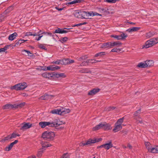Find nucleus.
Masks as SVG:
<instances>
[{"label": "nucleus", "instance_id": "473e14b6", "mask_svg": "<svg viewBox=\"0 0 158 158\" xmlns=\"http://www.w3.org/2000/svg\"><path fill=\"white\" fill-rule=\"evenodd\" d=\"M11 139L10 135L5 137L3 139H2L1 141L4 142L5 141L10 140Z\"/></svg>", "mask_w": 158, "mask_h": 158}, {"label": "nucleus", "instance_id": "4c0bfd02", "mask_svg": "<svg viewBox=\"0 0 158 158\" xmlns=\"http://www.w3.org/2000/svg\"><path fill=\"white\" fill-rule=\"evenodd\" d=\"M27 40H20L15 43V45H18L19 44H20L22 43H24V42H26Z\"/></svg>", "mask_w": 158, "mask_h": 158}, {"label": "nucleus", "instance_id": "b1692460", "mask_svg": "<svg viewBox=\"0 0 158 158\" xmlns=\"http://www.w3.org/2000/svg\"><path fill=\"white\" fill-rule=\"evenodd\" d=\"M150 152L152 153H158V146H156L150 149Z\"/></svg>", "mask_w": 158, "mask_h": 158}, {"label": "nucleus", "instance_id": "9b49d317", "mask_svg": "<svg viewBox=\"0 0 158 158\" xmlns=\"http://www.w3.org/2000/svg\"><path fill=\"white\" fill-rule=\"evenodd\" d=\"M50 122L49 127H56L58 126V119H55L52 121Z\"/></svg>", "mask_w": 158, "mask_h": 158}, {"label": "nucleus", "instance_id": "ddd939ff", "mask_svg": "<svg viewBox=\"0 0 158 158\" xmlns=\"http://www.w3.org/2000/svg\"><path fill=\"white\" fill-rule=\"evenodd\" d=\"M98 141L99 140L97 141L96 139H90L88 140L86 142L83 143L82 145L83 146L85 145H89L92 143H95L96 142Z\"/></svg>", "mask_w": 158, "mask_h": 158}, {"label": "nucleus", "instance_id": "f8f14e48", "mask_svg": "<svg viewBox=\"0 0 158 158\" xmlns=\"http://www.w3.org/2000/svg\"><path fill=\"white\" fill-rule=\"evenodd\" d=\"M100 90V89L99 88H94L89 91L88 94L90 96H93L98 92Z\"/></svg>", "mask_w": 158, "mask_h": 158}, {"label": "nucleus", "instance_id": "09e8293b", "mask_svg": "<svg viewBox=\"0 0 158 158\" xmlns=\"http://www.w3.org/2000/svg\"><path fill=\"white\" fill-rule=\"evenodd\" d=\"M138 117H135L134 118V119L136 120V122L137 123H141V124L143 123V120L141 118H140V119H141V120H138Z\"/></svg>", "mask_w": 158, "mask_h": 158}, {"label": "nucleus", "instance_id": "e2e57ef3", "mask_svg": "<svg viewBox=\"0 0 158 158\" xmlns=\"http://www.w3.org/2000/svg\"><path fill=\"white\" fill-rule=\"evenodd\" d=\"M56 9L58 10V11H61L64 8H59L58 7H55Z\"/></svg>", "mask_w": 158, "mask_h": 158}, {"label": "nucleus", "instance_id": "6ab92c4d", "mask_svg": "<svg viewBox=\"0 0 158 158\" xmlns=\"http://www.w3.org/2000/svg\"><path fill=\"white\" fill-rule=\"evenodd\" d=\"M41 144L42 146V148H41L43 149H44V148H47L51 147L52 146L51 144L48 143L47 142H42Z\"/></svg>", "mask_w": 158, "mask_h": 158}, {"label": "nucleus", "instance_id": "c756f323", "mask_svg": "<svg viewBox=\"0 0 158 158\" xmlns=\"http://www.w3.org/2000/svg\"><path fill=\"white\" fill-rule=\"evenodd\" d=\"M140 111L141 109H139L136 111L135 112L134 114L135 117H138L139 118H141L140 117V116L139 115V114L140 113Z\"/></svg>", "mask_w": 158, "mask_h": 158}, {"label": "nucleus", "instance_id": "a211bd4d", "mask_svg": "<svg viewBox=\"0 0 158 158\" xmlns=\"http://www.w3.org/2000/svg\"><path fill=\"white\" fill-rule=\"evenodd\" d=\"M68 31L67 30H63L62 29L58 28V29H56L54 31V33H58L60 34H62L64 33H66Z\"/></svg>", "mask_w": 158, "mask_h": 158}, {"label": "nucleus", "instance_id": "0eeeda50", "mask_svg": "<svg viewBox=\"0 0 158 158\" xmlns=\"http://www.w3.org/2000/svg\"><path fill=\"white\" fill-rule=\"evenodd\" d=\"M32 127V124L30 123H23L21 124L20 126H18V127H20V130L24 131L26 130L29 129Z\"/></svg>", "mask_w": 158, "mask_h": 158}, {"label": "nucleus", "instance_id": "0e129e2a", "mask_svg": "<svg viewBox=\"0 0 158 158\" xmlns=\"http://www.w3.org/2000/svg\"><path fill=\"white\" fill-rule=\"evenodd\" d=\"M21 95L23 97H26L28 96V94L25 93H24L21 94Z\"/></svg>", "mask_w": 158, "mask_h": 158}, {"label": "nucleus", "instance_id": "4be33fe9", "mask_svg": "<svg viewBox=\"0 0 158 158\" xmlns=\"http://www.w3.org/2000/svg\"><path fill=\"white\" fill-rule=\"evenodd\" d=\"M146 64V61H144L139 63L137 66L140 68H146L147 67Z\"/></svg>", "mask_w": 158, "mask_h": 158}, {"label": "nucleus", "instance_id": "79ce46f5", "mask_svg": "<svg viewBox=\"0 0 158 158\" xmlns=\"http://www.w3.org/2000/svg\"><path fill=\"white\" fill-rule=\"evenodd\" d=\"M120 35L121 40L125 39L127 36V34H125L124 33H122Z\"/></svg>", "mask_w": 158, "mask_h": 158}, {"label": "nucleus", "instance_id": "393cba45", "mask_svg": "<svg viewBox=\"0 0 158 158\" xmlns=\"http://www.w3.org/2000/svg\"><path fill=\"white\" fill-rule=\"evenodd\" d=\"M80 10H76L73 13V15L75 17L77 18H81V16L80 14Z\"/></svg>", "mask_w": 158, "mask_h": 158}, {"label": "nucleus", "instance_id": "8fccbe9b", "mask_svg": "<svg viewBox=\"0 0 158 158\" xmlns=\"http://www.w3.org/2000/svg\"><path fill=\"white\" fill-rule=\"evenodd\" d=\"M118 0H106L104 1V2L109 3H114Z\"/></svg>", "mask_w": 158, "mask_h": 158}, {"label": "nucleus", "instance_id": "3c124183", "mask_svg": "<svg viewBox=\"0 0 158 158\" xmlns=\"http://www.w3.org/2000/svg\"><path fill=\"white\" fill-rule=\"evenodd\" d=\"M94 12L93 11L87 12V16H94Z\"/></svg>", "mask_w": 158, "mask_h": 158}, {"label": "nucleus", "instance_id": "a878e982", "mask_svg": "<svg viewBox=\"0 0 158 158\" xmlns=\"http://www.w3.org/2000/svg\"><path fill=\"white\" fill-rule=\"evenodd\" d=\"M79 71L80 73H89L91 72L90 70L88 68L81 69Z\"/></svg>", "mask_w": 158, "mask_h": 158}, {"label": "nucleus", "instance_id": "412c9836", "mask_svg": "<svg viewBox=\"0 0 158 158\" xmlns=\"http://www.w3.org/2000/svg\"><path fill=\"white\" fill-rule=\"evenodd\" d=\"M17 36V34L16 32L10 35L8 37V39L10 40H14Z\"/></svg>", "mask_w": 158, "mask_h": 158}, {"label": "nucleus", "instance_id": "603ef678", "mask_svg": "<svg viewBox=\"0 0 158 158\" xmlns=\"http://www.w3.org/2000/svg\"><path fill=\"white\" fill-rule=\"evenodd\" d=\"M121 51L120 49H117L116 48H114L112 49L111 52H120Z\"/></svg>", "mask_w": 158, "mask_h": 158}, {"label": "nucleus", "instance_id": "a19ab883", "mask_svg": "<svg viewBox=\"0 0 158 158\" xmlns=\"http://www.w3.org/2000/svg\"><path fill=\"white\" fill-rule=\"evenodd\" d=\"M9 46L6 45L3 48H0V52H4L8 48Z\"/></svg>", "mask_w": 158, "mask_h": 158}, {"label": "nucleus", "instance_id": "bb28decb", "mask_svg": "<svg viewBox=\"0 0 158 158\" xmlns=\"http://www.w3.org/2000/svg\"><path fill=\"white\" fill-rule=\"evenodd\" d=\"M80 15L81 19H86L85 16H87V12L80 10Z\"/></svg>", "mask_w": 158, "mask_h": 158}, {"label": "nucleus", "instance_id": "1a4fd4ad", "mask_svg": "<svg viewBox=\"0 0 158 158\" xmlns=\"http://www.w3.org/2000/svg\"><path fill=\"white\" fill-rule=\"evenodd\" d=\"M113 147V144L112 143L111 141H110L109 143H106L103 145H101L100 146L98 147V148H104L106 150H108L110 148H111Z\"/></svg>", "mask_w": 158, "mask_h": 158}, {"label": "nucleus", "instance_id": "680f3d73", "mask_svg": "<svg viewBox=\"0 0 158 158\" xmlns=\"http://www.w3.org/2000/svg\"><path fill=\"white\" fill-rule=\"evenodd\" d=\"M75 61L73 60H70L69 59V64L74 63Z\"/></svg>", "mask_w": 158, "mask_h": 158}, {"label": "nucleus", "instance_id": "774afa93", "mask_svg": "<svg viewBox=\"0 0 158 158\" xmlns=\"http://www.w3.org/2000/svg\"><path fill=\"white\" fill-rule=\"evenodd\" d=\"M127 147L130 149H131L132 148V147L129 143L128 144Z\"/></svg>", "mask_w": 158, "mask_h": 158}, {"label": "nucleus", "instance_id": "423d86ee", "mask_svg": "<svg viewBox=\"0 0 158 158\" xmlns=\"http://www.w3.org/2000/svg\"><path fill=\"white\" fill-rule=\"evenodd\" d=\"M60 69V67L58 66L51 65L45 68H44L43 67L40 66L36 69L38 70L55 71L59 69Z\"/></svg>", "mask_w": 158, "mask_h": 158}, {"label": "nucleus", "instance_id": "7ed1b4c3", "mask_svg": "<svg viewBox=\"0 0 158 158\" xmlns=\"http://www.w3.org/2000/svg\"><path fill=\"white\" fill-rule=\"evenodd\" d=\"M124 119V117L120 118L118 119L117 122L115 123L114 128L113 130L114 132H117L122 129V124L123 122Z\"/></svg>", "mask_w": 158, "mask_h": 158}, {"label": "nucleus", "instance_id": "f257e3e1", "mask_svg": "<svg viewBox=\"0 0 158 158\" xmlns=\"http://www.w3.org/2000/svg\"><path fill=\"white\" fill-rule=\"evenodd\" d=\"M112 129L110 125L105 122H102L93 128V131H97L101 129L108 131Z\"/></svg>", "mask_w": 158, "mask_h": 158}, {"label": "nucleus", "instance_id": "bf43d9fd", "mask_svg": "<svg viewBox=\"0 0 158 158\" xmlns=\"http://www.w3.org/2000/svg\"><path fill=\"white\" fill-rule=\"evenodd\" d=\"M58 122L59 123H58V124H58V126L59 125H60L61 124H65V122H64L62 121H60L59 120V119H58Z\"/></svg>", "mask_w": 158, "mask_h": 158}, {"label": "nucleus", "instance_id": "4d7b16f0", "mask_svg": "<svg viewBox=\"0 0 158 158\" xmlns=\"http://www.w3.org/2000/svg\"><path fill=\"white\" fill-rule=\"evenodd\" d=\"M53 76L57 78H59L60 77L59 73L53 74Z\"/></svg>", "mask_w": 158, "mask_h": 158}, {"label": "nucleus", "instance_id": "58836bf2", "mask_svg": "<svg viewBox=\"0 0 158 158\" xmlns=\"http://www.w3.org/2000/svg\"><path fill=\"white\" fill-rule=\"evenodd\" d=\"M45 44H39L38 45V47L39 48H40L41 49L46 50L47 48L45 46Z\"/></svg>", "mask_w": 158, "mask_h": 158}, {"label": "nucleus", "instance_id": "5701e85b", "mask_svg": "<svg viewBox=\"0 0 158 158\" xmlns=\"http://www.w3.org/2000/svg\"><path fill=\"white\" fill-rule=\"evenodd\" d=\"M140 27H134L132 28H130L127 30V31L131 32H132L136 31L139 29H140Z\"/></svg>", "mask_w": 158, "mask_h": 158}, {"label": "nucleus", "instance_id": "9d476101", "mask_svg": "<svg viewBox=\"0 0 158 158\" xmlns=\"http://www.w3.org/2000/svg\"><path fill=\"white\" fill-rule=\"evenodd\" d=\"M54 97V95L45 94L40 97L39 99L43 100H47L52 98Z\"/></svg>", "mask_w": 158, "mask_h": 158}, {"label": "nucleus", "instance_id": "13d9d810", "mask_svg": "<svg viewBox=\"0 0 158 158\" xmlns=\"http://www.w3.org/2000/svg\"><path fill=\"white\" fill-rule=\"evenodd\" d=\"M59 75L60 77L64 78L66 77V76L64 73H60Z\"/></svg>", "mask_w": 158, "mask_h": 158}, {"label": "nucleus", "instance_id": "5fc2aeb1", "mask_svg": "<svg viewBox=\"0 0 158 158\" xmlns=\"http://www.w3.org/2000/svg\"><path fill=\"white\" fill-rule=\"evenodd\" d=\"M10 135L11 139L15 138L16 137V133H15L14 132Z\"/></svg>", "mask_w": 158, "mask_h": 158}, {"label": "nucleus", "instance_id": "c85d7f7f", "mask_svg": "<svg viewBox=\"0 0 158 158\" xmlns=\"http://www.w3.org/2000/svg\"><path fill=\"white\" fill-rule=\"evenodd\" d=\"M45 150V149H43L42 148L40 149L37 152V156L39 157H41Z\"/></svg>", "mask_w": 158, "mask_h": 158}, {"label": "nucleus", "instance_id": "a18cd8bd", "mask_svg": "<svg viewBox=\"0 0 158 158\" xmlns=\"http://www.w3.org/2000/svg\"><path fill=\"white\" fill-rule=\"evenodd\" d=\"M114 42L115 46L119 47L121 46L122 44V43L119 41H115Z\"/></svg>", "mask_w": 158, "mask_h": 158}, {"label": "nucleus", "instance_id": "f704fd0d", "mask_svg": "<svg viewBox=\"0 0 158 158\" xmlns=\"http://www.w3.org/2000/svg\"><path fill=\"white\" fill-rule=\"evenodd\" d=\"M68 40V38L67 37H61L60 38L59 41L62 43H64L66 42Z\"/></svg>", "mask_w": 158, "mask_h": 158}, {"label": "nucleus", "instance_id": "7c9ffc66", "mask_svg": "<svg viewBox=\"0 0 158 158\" xmlns=\"http://www.w3.org/2000/svg\"><path fill=\"white\" fill-rule=\"evenodd\" d=\"M69 58H64L61 60V64L64 65L69 64Z\"/></svg>", "mask_w": 158, "mask_h": 158}, {"label": "nucleus", "instance_id": "864d4df0", "mask_svg": "<svg viewBox=\"0 0 158 158\" xmlns=\"http://www.w3.org/2000/svg\"><path fill=\"white\" fill-rule=\"evenodd\" d=\"M87 62H88L87 61H84L82 62L81 64V66H87Z\"/></svg>", "mask_w": 158, "mask_h": 158}, {"label": "nucleus", "instance_id": "f3484780", "mask_svg": "<svg viewBox=\"0 0 158 158\" xmlns=\"http://www.w3.org/2000/svg\"><path fill=\"white\" fill-rule=\"evenodd\" d=\"M101 47L103 48H110V42L105 43L102 44Z\"/></svg>", "mask_w": 158, "mask_h": 158}, {"label": "nucleus", "instance_id": "49530a36", "mask_svg": "<svg viewBox=\"0 0 158 158\" xmlns=\"http://www.w3.org/2000/svg\"><path fill=\"white\" fill-rule=\"evenodd\" d=\"M61 60H58L56 61H53L52 62V64H61Z\"/></svg>", "mask_w": 158, "mask_h": 158}, {"label": "nucleus", "instance_id": "f03ea898", "mask_svg": "<svg viewBox=\"0 0 158 158\" xmlns=\"http://www.w3.org/2000/svg\"><path fill=\"white\" fill-rule=\"evenodd\" d=\"M55 136L54 132L48 131H46L42 134V137L45 140L48 141L52 140Z\"/></svg>", "mask_w": 158, "mask_h": 158}, {"label": "nucleus", "instance_id": "ea45409f", "mask_svg": "<svg viewBox=\"0 0 158 158\" xmlns=\"http://www.w3.org/2000/svg\"><path fill=\"white\" fill-rule=\"evenodd\" d=\"M105 54V52H101L98 53H96L94 56L95 57H97L98 56H101L103 55H104Z\"/></svg>", "mask_w": 158, "mask_h": 158}, {"label": "nucleus", "instance_id": "338daca9", "mask_svg": "<svg viewBox=\"0 0 158 158\" xmlns=\"http://www.w3.org/2000/svg\"><path fill=\"white\" fill-rule=\"evenodd\" d=\"M81 26V23H78V24H75L74 25H73L72 26L73 27H76V26H77V27H78V26Z\"/></svg>", "mask_w": 158, "mask_h": 158}, {"label": "nucleus", "instance_id": "6e6d98bb", "mask_svg": "<svg viewBox=\"0 0 158 158\" xmlns=\"http://www.w3.org/2000/svg\"><path fill=\"white\" fill-rule=\"evenodd\" d=\"M32 36V33L31 32H27L25 33V36Z\"/></svg>", "mask_w": 158, "mask_h": 158}, {"label": "nucleus", "instance_id": "4468645a", "mask_svg": "<svg viewBox=\"0 0 158 158\" xmlns=\"http://www.w3.org/2000/svg\"><path fill=\"white\" fill-rule=\"evenodd\" d=\"M18 142L17 140H15L14 142L11 143L8 146H7L5 148V150L6 151H9L10 150L13 146L16 144Z\"/></svg>", "mask_w": 158, "mask_h": 158}, {"label": "nucleus", "instance_id": "aec40b11", "mask_svg": "<svg viewBox=\"0 0 158 158\" xmlns=\"http://www.w3.org/2000/svg\"><path fill=\"white\" fill-rule=\"evenodd\" d=\"M51 112L53 114H62V112L60 109H55L51 111Z\"/></svg>", "mask_w": 158, "mask_h": 158}, {"label": "nucleus", "instance_id": "72a5a7b5", "mask_svg": "<svg viewBox=\"0 0 158 158\" xmlns=\"http://www.w3.org/2000/svg\"><path fill=\"white\" fill-rule=\"evenodd\" d=\"M87 57L86 56H83L79 57H77V60L79 61H82L83 60H85L86 59Z\"/></svg>", "mask_w": 158, "mask_h": 158}, {"label": "nucleus", "instance_id": "cd10ccee", "mask_svg": "<svg viewBox=\"0 0 158 158\" xmlns=\"http://www.w3.org/2000/svg\"><path fill=\"white\" fill-rule=\"evenodd\" d=\"M146 63L147 64L146 66L147 67H150L153 65L154 62L152 60H146Z\"/></svg>", "mask_w": 158, "mask_h": 158}, {"label": "nucleus", "instance_id": "2eb2a0df", "mask_svg": "<svg viewBox=\"0 0 158 158\" xmlns=\"http://www.w3.org/2000/svg\"><path fill=\"white\" fill-rule=\"evenodd\" d=\"M39 125L42 128H44L47 126L49 127V122H41L39 123Z\"/></svg>", "mask_w": 158, "mask_h": 158}, {"label": "nucleus", "instance_id": "e433bc0d", "mask_svg": "<svg viewBox=\"0 0 158 158\" xmlns=\"http://www.w3.org/2000/svg\"><path fill=\"white\" fill-rule=\"evenodd\" d=\"M61 111L62 112V114H67L70 112V110L69 109H64V110L62 109L61 110Z\"/></svg>", "mask_w": 158, "mask_h": 158}, {"label": "nucleus", "instance_id": "dca6fc26", "mask_svg": "<svg viewBox=\"0 0 158 158\" xmlns=\"http://www.w3.org/2000/svg\"><path fill=\"white\" fill-rule=\"evenodd\" d=\"M43 77L45 78L50 79L53 77V73H44L42 74Z\"/></svg>", "mask_w": 158, "mask_h": 158}, {"label": "nucleus", "instance_id": "37998d69", "mask_svg": "<svg viewBox=\"0 0 158 158\" xmlns=\"http://www.w3.org/2000/svg\"><path fill=\"white\" fill-rule=\"evenodd\" d=\"M154 35V33L149 32L146 34V36L147 38H149Z\"/></svg>", "mask_w": 158, "mask_h": 158}, {"label": "nucleus", "instance_id": "052dcab7", "mask_svg": "<svg viewBox=\"0 0 158 158\" xmlns=\"http://www.w3.org/2000/svg\"><path fill=\"white\" fill-rule=\"evenodd\" d=\"M115 46L114 42H110V48H113Z\"/></svg>", "mask_w": 158, "mask_h": 158}, {"label": "nucleus", "instance_id": "20e7f679", "mask_svg": "<svg viewBox=\"0 0 158 158\" xmlns=\"http://www.w3.org/2000/svg\"><path fill=\"white\" fill-rule=\"evenodd\" d=\"M158 43V38H155L151 39L146 42L145 44L143 47V48H148L152 47Z\"/></svg>", "mask_w": 158, "mask_h": 158}, {"label": "nucleus", "instance_id": "39448f33", "mask_svg": "<svg viewBox=\"0 0 158 158\" xmlns=\"http://www.w3.org/2000/svg\"><path fill=\"white\" fill-rule=\"evenodd\" d=\"M27 84L25 82L21 83L15 85L11 87V90H15L17 91L23 90L27 87Z\"/></svg>", "mask_w": 158, "mask_h": 158}, {"label": "nucleus", "instance_id": "6e6552de", "mask_svg": "<svg viewBox=\"0 0 158 158\" xmlns=\"http://www.w3.org/2000/svg\"><path fill=\"white\" fill-rule=\"evenodd\" d=\"M23 104H20L19 105H12L10 104H6L2 107V108L4 110L5 109H13L14 108H17L19 106H20Z\"/></svg>", "mask_w": 158, "mask_h": 158}, {"label": "nucleus", "instance_id": "c9c22d12", "mask_svg": "<svg viewBox=\"0 0 158 158\" xmlns=\"http://www.w3.org/2000/svg\"><path fill=\"white\" fill-rule=\"evenodd\" d=\"M145 146L146 148L148 149V151H150V149L151 148V144L149 142H145Z\"/></svg>", "mask_w": 158, "mask_h": 158}, {"label": "nucleus", "instance_id": "c03bdc74", "mask_svg": "<svg viewBox=\"0 0 158 158\" xmlns=\"http://www.w3.org/2000/svg\"><path fill=\"white\" fill-rule=\"evenodd\" d=\"M61 158H70V155L68 153H64L62 156Z\"/></svg>", "mask_w": 158, "mask_h": 158}, {"label": "nucleus", "instance_id": "69168bd1", "mask_svg": "<svg viewBox=\"0 0 158 158\" xmlns=\"http://www.w3.org/2000/svg\"><path fill=\"white\" fill-rule=\"evenodd\" d=\"M91 61H92L91 60H87L86 61H87L88 62H87V65H89V64H91Z\"/></svg>", "mask_w": 158, "mask_h": 158}, {"label": "nucleus", "instance_id": "de8ad7c7", "mask_svg": "<svg viewBox=\"0 0 158 158\" xmlns=\"http://www.w3.org/2000/svg\"><path fill=\"white\" fill-rule=\"evenodd\" d=\"M111 37H113L115 39H116L118 40H121L120 35H111Z\"/></svg>", "mask_w": 158, "mask_h": 158}, {"label": "nucleus", "instance_id": "2f4dec72", "mask_svg": "<svg viewBox=\"0 0 158 158\" xmlns=\"http://www.w3.org/2000/svg\"><path fill=\"white\" fill-rule=\"evenodd\" d=\"M82 0H74L70 2L66 3V5H71L74 4L80 3L82 2Z\"/></svg>", "mask_w": 158, "mask_h": 158}]
</instances>
